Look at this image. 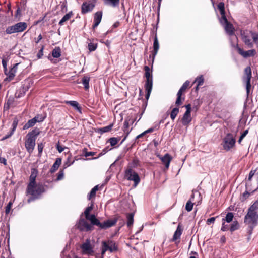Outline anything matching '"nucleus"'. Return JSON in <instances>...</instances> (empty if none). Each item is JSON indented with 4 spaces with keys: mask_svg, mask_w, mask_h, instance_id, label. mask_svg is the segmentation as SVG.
Segmentation results:
<instances>
[{
    "mask_svg": "<svg viewBox=\"0 0 258 258\" xmlns=\"http://www.w3.org/2000/svg\"><path fill=\"white\" fill-rule=\"evenodd\" d=\"M85 216L86 219L91 222V224H89L84 218L80 219L77 223V227L81 231H91L93 229V225L98 226L100 229H106L115 225L118 221L117 218H114L101 223L94 214H88Z\"/></svg>",
    "mask_w": 258,
    "mask_h": 258,
    "instance_id": "obj_1",
    "label": "nucleus"
},
{
    "mask_svg": "<svg viewBox=\"0 0 258 258\" xmlns=\"http://www.w3.org/2000/svg\"><path fill=\"white\" fill-rule=\"evenodd\" d=\"M38 175V170L33 168L31 169V174L29 176V182L27 185L26 193L31 196L28 199V202L34 201L40 198L41 195L45 192L48 187L46 185V182L43 184L41 183H36V178ZM47 182H49L47 181Z\"/></svg>",
    "mask_w": 258,
    "mask_h": 258,
    "instance_id": "obj_2",
    "label": "nucleus"
},
{
    "mask_svg": "<svg viewBox=\"0 0 258 258\" xmlns=\"http://www.w3.org/2000/svg\"><path fill=\"white\" fill-rule=\"evenodd\" d=\"M244 223L247 226V240L251 239L253 229L258 225V200L252 203L248 208L244 218Z\"/></svg>",
    "mask_w": 258,
    "mask_h": 258,
    "instance_id": "obj_3",
    "label": "nucleus"
},
{
    "mask_svg": "<svg viewBox=\"0 0 258 258\" xmlns=\"http://www.w3.org/2000/svg\"><path fill=\"white\" fill-rule=\"evenodd\" d=\"M40 134V130L37 127H35L26 135L27 139L25 142V146L29 154L33 152L35 146L36 138Z\"/></svg>",
    "mask_w": 258,
    "mask_h": 258,
    "instance_id": "obj_4",
    "label": "nucleus"
},
{
    "mask_svg": "<svg viewBox=\"0 0 258 258\" xmlns=\"http://www.w3.org/2000/svg\"><path fill=\"white\" fill-rule=\"evenodd\" d=\"M145 77L146 78V82L145 85V88L146 91L145 98L148 100L150 97V94L152 91L153 86V75L152 70L148 66L144 67Z\"/></svg>",
    "mask_w": 258,
    "mask_h": 258,
    "instance_id": "obj_5",
    "label": "nucleus"
},
{
    "mask_svg": "<svg viewBox=\"0 0 258 258\" xmlns=\"http://www.w3.org/2000/svg\"><path fill=\"white\" fill-rule=\"evenodd\" d=\"M256 32L247 29L241 30V39L244 44L249 48L253 47V36Z\"/></svg>",
    "mask_w": 258,
    "mask_h": 258,
    "instance_id": "obj_6",
    "label": "nucleus"
},
{
    "mask_svg": "<svg viewBox=\"0 0 258 258\" xmlns=\"http://www.w3.org/2000/svg\"><path fill=\"white\" fill-rule=\"evenodd\" d=\"M27 24L25 22H20L14 25L9 26L5 31L6 34H12L15 33H20L26 29Z\"/></svg>",
    "mask_w": 258,
    "mask_h": 258,
    "instance_id": "obj_7",
    "label": "nucleus"
},
{
    "mask_svg": "<svg viewBox=\"0 0 258 258\" xmlns=\"http://www.w3.org/2000/svg\"><path fill=\"white\" fill-rule=\"evenodd\" d=\"M235 138L232 134L229 133L223 139L221 145L225 151H229L235 146Z\"/></svg>",
    "mask_w": 258,
    "mask_h": 258,
    "instance_id": "obj_8",
    "label": "nucleus"
},
{
    "mask_svg": "<svg viewBox=\"0 0 258 258\" xmlns=\"http://www.w3.org/2000/svg\"><path fill=\"white\" fill-rule=\"evenodd\" d=\"M33 82L29 79H26L22 82L21 86L16 91L15 97L20 98L23 97L30 88Z\"/></svg>",
    "mask_w": 258,
    "mask_h": 258,
    "instance_id": "obj_9",
    "label": "nucleus"
},
{
    "mask_svg": "<svg viewBox=\"0 0 258 258\" xmlns=\"http://www.w3.org/2000/svg\"><path fill=\"white\" fill-rule=\"evenodd\" d=\"M124 177L127 180L134 181V187H136L141 181L138 174L131 169H126L124 171Z\"/></svg>",
    "mask_w": 258,
    "mask_h": 258,
    "instance_id": "obj_10",
    "label": "nucleus"
},
{
    "mask_svg": "<svg viewBox=\"0 0 258 258\" xmlns=\"http://www.w3.org/2000/svg\"><path fill=\"white\" fill-rule=\"evenodd\" d=\"M157 26L156 27V30L155 32V36L154 38V42H153V49L151 51V54L149 55V58L151 59V69L153 68V65L154 62L155 58L156 55H157L158 51L159 49V43L158 40L157 35Z\"/></svg>",
    "mask_w": 258,
    "mask_h": 258,
    "instance_id": "obj_11",
    "label": "nucleus"
},
{
    "mask_svg": "<svg viewBox=\"0 0 258 258\" xmlns=\"http://www.w3.org/2000/svg\"><path fill=\"white\" fill-rule=\"evenodd\" d=\"M244 76L243 77V80L246 83V94L248 97L250 90L251 87V69L250 66H248L246 67L244 69Z\"/></svg>",
    "mask_w": 258,
    "mask_h": 258,
    "instance_id": "obj_12",
    "label": "nucleus"
},
{
    "mask_svg": "<svg viewBox=\"0 0 258 258\" xmlns=\"http://www.w3.org/2000/svg\"><path fill=\"white\" fill-rule=\"evenodd\" d=\"M190 82L186 80L182 85L177 94V98L175 101V105L179 106L182 105L183 101L185 100V96L182 97V93L186 90L189 86Z\"/></svg>",
    "mask_w": 258,
    "mask_h": 258,
    "instance_id": "obj_13",
    "label": "nucleus"
},
{
    "mask_svg": "<svg viewBox=\"0 0 258 258\" xmlns=\"http://www.w3.org/2000/svg\"><path fill=\"white\" fill-rule=\"evenodd\" d=\"M95 4V0H90L83 2L81 6V14H85L91 12L94 8Z\"/></svg>",
    "mask_w": 258,
    "mask_h": 258,
    "instance_id": "obj_14",
    "label": "nucleus"
},
{
    "mask_svg": "<svg viewBox=\"0 0 258 258\" xmlns=\"http://www.w3.org/2000/svg\"><path fill=\"white\" fill-rule=\"evenodd\" d=\"M237 50L238 53L241 55L243 57L246 58L250 57H253L256 54V51L254 49H251L247 51H244L242 48H241L238 44L235 46Z\"/></svg>",
    "mask_w": 258,
    "mask_h": 258,
    "instance_id": "obj_15",
    "label": "nucleus"
},
{
    "mask_svg": "<svg viewBox=\"0 0 258 258\" xmlns=\"http://www.w3.org/2000/svg\"><path fill=\"white\" fill-rule=\"evenodd\" d=\"M217 8L219 10L221 17L219 18V22L222 25L229 22L226 16L225 4L223 2L218 3Z\"/></svg>",
    "mask_w": 258,
    "mask_h": 258,
    "instance_id": "obj_16",
    "label": "nucleus"
},
{
    "mask_svg": "<svg viewBox=\"0 0 258 258\" xmlns=\"http://www.w3.org/2000/svg\"><path fill=\"white\" fill-rule=\"evenodd\" d=\"M81 247L84 253L91 256L94 255V250L89 240L87 239L85 243L82 244Z\"/></svg>",
    "mask_w": 258,
    "mask_h": 258,
    "instance_id": "obj_17",
    "label": "nucleus"
},
{
    "mask_svg": "<svg viewBox=\"0 0 258 258\" xmlns=\"http://www.w3.org/2000/svg\"><path fill=\"white\" fill-rule=\"evenodd\" d=\"M157 156L161 160L163 164L165 165L166 169L169 167L170 163L172 160V157L169 153H166L164 156H161L159 154Z\"/></svg>",
    "mask_w": 258,
    "mask_h": 258,
    "instance_id": "obj_18",
    "label": "nucleus"
},
{
    "mask_svg": "<svg viewBox=\"0 0 258 258\" xmlns=\"http://www.w3.org/2000/svg\"><path fill=\"white\" fill-rule=\"evenodd\" d=\"M183 231V228L182 227V225L181 223H179L175 232L174 233L173 236L172 238L171 239V242L175 241L177 239H179L180 238V236L182 234Z\"/></svg>",
    "mask_w": 258,
    "mask_h": 258,
    "instance_id": "obj_19",
    "label": "nucleus"
},
{
    "mask_svg": "<svg viewBox=\"0 0 258 258\" xmlns=\"http://www.w3.org/2000/svg\"><path fill=\"white\" fill-rule=\"evenodd\" d=\"M224 27L226 33L229 36H232L234 35L235 29L232 23L230 22L224 24L223 25Z\"/></svg>",
    "mask_w": 258,
    "mask_h": 258,
    "instance_id": "obj_20",
    "label": "nucleus"
},
{
    "mask_svg": "<svg viewBox=\"0 0 258 258\" xmlns=\"http://www.w3.org/2000/svg\"><path fill=\"white\" fill-rule=\"evenodd\" d=\"M128 127H129V123L126 120H125L123 123V130L124 132L125 133V135H124L122 141H121L120 145L122 144L124 142V141L126 139L130 132L132 130V128L131 130H129Z\"/></svg>",
    "mask_w": 258,
    "mask_h": 258,
    "instance_id": "obj_21",
    "label": "nucleus"
},
{
    "mask_svg": "<svg viewBox=\"0 0 258 258\" xmlns=\"http://www.w3.org/2000/svg\"><path fill=\"white\" fill-rule=\"evenodd\" d=\"M192 120L190 113L185 112L181 119V122L184 126L188 125Z\"/></svg>",
    "mask_w": 258,
    "mask_h": 258,
    "instance_id": "obj_22",
    "label": "nucleus"
},
{
    "mask_svg": "<svg viewBox=\"0 0 258 258\" xmlns=\"http://www.w3.org/2000/svg\"><path fill=\"white\" fill-rule=\"evenodd\" d=\"M65 103L67 104L70 105L77 111H78L80 113H82V108L79 105V104L77 101L74 100L66 101Z\"/></svg>",
    "mask_w": 258,
    "mask_h": 258,
    "instance_id": "obj_23",
    "label": "nucleus"
},
{
    "mask_svg": "<svg viewBox=\"0 0 258 258\" xmlns=\"http://www.w3.org/2000/svg\"><path fill=\"white\" fill-rule=\"evenodd\" d=\"M140 160L138 158L135 157L134 158L132 161L128 163L127 169H131V170H133V169L140 166Z\"/></svg>",
    "mask_w": 258,
    "mask_h": 258,
    "instance_id": "obj_24",
    "label": "nucleus"
},
{
    "mask_svg": "<svg viewBox=\"0 0 258 258\" xmlns=\"http://www.w3.org/2000/svg\"><path fill=\"white\" fill-rule=\"evenodd\" d=\"M19 64V63L15 64L8 72L7 76H8V77L10 80H12L14 78L15 73L17 72V67Z\"/></svg>",
    "mask_w": 258,
    "mask_h": 258,
    "instance_id": "obj_25",
    "label": "nucleus"
},
{
    "mask_svg": "<svg viewBox=\"0 0 258 258\" xmlns=\"http://www.w3.org/2000/svg\"><path fill=\"white\" fill-rule=\"evenodd\" d=\"M88 40L90 41L88 44V49L89 51L90 52H92L96 50L98 47V43L93 42L94 39H88Z\"/></svg>",
    "mask_w": 258,
    "mask_h": 258,
    "instance_id": "obj_26",
    "label": "nucleus"
},
{
    "mask_svg": "<svg viewBox=\"0 0 258 258\" xmlns=\"http://www.w3.org/2000/svg\"><path fill=\"white\" fill-rule=\"evenodd\" d=\"M37 120L35 118H33L32 119L29 120L28 122L26 123L23 126V130H27L31 127L34 126L37 123Z\"/></svg>",
    "mask_w": 258,
    "mask_h": 258,
    "instance_id": "obj_27",
    "label": "nucleus"
},
{
    "mask_svg": "<svg viewBox=\"0 0 258 258\" xmlns=\"http://www.w3.org/2000/svg\"><path fill=\"white\" fill-rule=\"evenodd\" d=\"M61 163V158H58L56 159L55 162L50 169V172L51 173L55 172L59 168Z\"/></svg>",
    "mask_w": 258,
    "mask_h": 258,
    "instance_id": "obj_28",
    "label": "nucleus"
},
{
    "mask_svg": "<svg viewBox=\"0 0 258 258\" xmlns=\"http://www.w3.org/2000/svg\"><path fill=\"white\" fill-rule=\"evenodd\" d=\"M194 200V195L192 194L189 200L187 202L185 205V210L187 212H190L193 208L194 203L192 202Z\"/></svg>",
    "mask_w": 258,
    "mask_h": 258,
    "instance_id": "obj_29",
    "label": "nucleus"
},
{
    "mask_svg": "<svg viewBox=\"0 0 258 258\" xmlns=\"http://www.w3.org/2000/svg\"><path fill=\"white\" fill-rule=\"evenodd\" d=\"M73 15V12L72 11H70L69 13H67L59 21L58 24L60 26H62L63 25V23L69 20Z\"/></svg>",
    "mask_w": 258,
    "mask_h": 258,
    "instance_id": "obj_30",
    "label": "nucleus"
},
{
    "mask_svg": "<svg viewBox=\"0 0 258 258\" xmlns=\"http://www.w3.org/2000/svg\"><path fill=\"white\" fill-rule=\"evenodd\" d=\"M113 124H110L107 126H104L103 127L98 128L96 131V132L98 133H100L101 134H102L108 132L112 130V128L113 127Z\"/></svg>",
    "mask_w": 258,
    "mask_h": 258,
    "instance_id": "obj_31",
    "label": "nucleus"
},
{
    "mask_svg": "<svg viewBox=\"0 0 258 258\" xmlns=\"http://www.w3.org/2000/svg\"><path fill=\"white\" fill-rule=\"evenodd\" d=\"M90 80V78L88 76H84L82 79V82L85 90H88L89 88Z\"/></svg>",
    "mask_w": 258,
    "mask_h": 258,
    "instance_id": "obj_32",
    "label": "nucleus"
},
{
    "mask_svg": "<svg viewBox=\"0 0 258 258\" xmlns=\"http://www.w3.org/2000/svg\"><path fill=\"white\" fill-rule=\"evenodd\" d=\"M134 213H130L126 214L127 218V226L128 227H130L133 225L134 223Z\"/></svg>",
    "mask_w": 258,
    "mask_h": 258,
    "instance_id": "obj_33",
    "label": "nucleus"
},
{
    "mask_svg": "<svg viewBox=\"0 0 258 258\" xmlns=\"http://www.w3.org/2000/svg\"><path fill=\"white\" fill-rule=\"evenodd\" d=\"M240 228V225L237 220L233 221L232 224L230 225L229 227V230L231 233L234 231L239 229Z\"/></svg>",
    "mask_w": 258,
    "mask_h": 258,
    "instance_id": "obj_34",
    "label": "nucleus"
},
{
    "mask_svg": "<svg viewBox=\"0 0 258 258\" xmlns=\"http://www.w3.org/2000/svg\"><path fill=\"white\" fill-rule=\"evenodd\" d=\"M103 12L102 11L96 12L94 15V22L100 23L102 20Z\"/></svg>",
    "mask_w": 258,
    "mask_h": 258,
    "instance_id": "obj_35",
    "label": "nucleus"
},
{
    "mask_svg": "<svg viewBox=\"0 0 258 258\" xmlns=\"http://www.w3.org/2000/svg\"><path fill=\"white\" fill-rule=\"evenodd\" d=\"M161 2H162V0H158L157 8H156V7H155V4H156V3H157V1L156 0H154L153 2V6H152V7H153V9H156L157 16H158V19H157L158 21H159V19L160 10Z\"/></svg>",
    "mask_w": 258,
    "mask_h": 258,
    "instance_id": "obj_36",
    "label": "nucleus"
},
{
    "mask_svg": "<svg viewBox=\"0 0 258 258\" xmlns=\"http://www.w3.org/2000/svg\"><path fill=\"white\" fill-rule=\"evenodd\" d=\"M61 53V49L59 47H55L52 51V55L54 58L59 57Z\"/></svg>",
    "mask_w": 258,
    "mask_h": 258,
    "instance_id": "obj_37",
    "label": "nucleus"
},
{
    "mask_svg": "<svg viewBox=\"0 0 258 258\" xmlns=\"http://www.w3.org/2000/svg\"><path fill=\"white\" fill-rule=\"evenodd\" d=\"M98 190V185L95 186L90 191L89 194L87 196V199L88 200H90L93 197H95L96 196V191Z\"/></svg>",
    "mask_w": 258,
    "mask_h": 258,
    "instance_id": "obj_38",
    "label": "nucleus"
},
{
    "mask_svg": "<svg viewBox=\"0 0 258 258\" xmlns=\"http://www.w3.org/2000/svg\"><path fill=\"white\" fill-rule=\"evenodd\" d=\"M256 190H254L251 192H248L247 190H246L244 191L240 197V200L241 202H244L248 197L249 196L253 194Z\"/></svg>",
    "mask_w": 258,
    "mask_h": 258,
    "instance_id": "obj_39",
    "label": "nucleus"
},
{
    "mask_svg": "<svg viewBox=\"0 0 258 258\" xmlns=\"http://www.w3.org/2000/svg\"><path fill=\"white\" fill-rule=\"evenodd\" d=\"M119 0H104V3L106 5H111L113 7L118 6Z\"/></svg>",
    "mask_w": 258,
    "mask_h": 258,
    "instance_id": "obj_40",
    "label": "nucleus"
},
{
    "mask_svg": "<svg viewBox=\"0 0 258 258\" xmlns=\"http://www.w3.org/2000/svg\"><path fill=\"white\" fill-rule=\"evenodd\" d=\"M14 102L15 98L13 96H10L4 105V108H7L9 109L10 106L13 105Z\"/></svg>",
    "mask_w": 258,
    "mask_h": 258,
    "instance_id": "obj_41",
    "label": "nucleus"
},
{
    "mask_svg": "<svg viewBox=\"0 0 258 258\" xmlns=\"http://www.w3.org/2000/svg\"><path fill=\"white\" fill-rule=\"evenodd\" d=\"M109 240L108 241H103L101 242V248L104 249V250L105 251H109L110 252V250L111 249L110 248L109 246Z\"/></svg>",
    "mask_w": 258,
    "mask_h": 258,
    "instance_id": "obj_42",
    "label": "nucleus"
},
{
    "mask_svg": "<svg viewBox=\"0 0 258 258\" xmlns=\"http://www.w3.org/2000/svg\"><path fill=\"white\" fill-rule=\"evenodd\" d=\"M60 10L62 13H66L68 11L67 1L63 0L60 2Z\"/></svg>",
    "mask_w": 258,
    "mask_h": 258,
    "instance_id": "obj_43",
    "label": "nucleus"
},
{
    "mask_svg": "<svg viewBox=\"0 0 258 258\" xmlns=\"http://www.w3.org/2000/svg\"><path fill=\"white\" fill-rule=\"evenodd\" d=\"M234 217V214L232 212H228L225 218H223L222 220H224V221H226L227 223H229L232 221Z\"/></svg>",
    "mask_w": 258,
    "mask_h": 258,
    "instance_id": "obj_44",
    "label": "nucleus"
},
{
    "mask_svg": "<svg viewBox=\"0 0 258 258\" xmlns=\"http://www.w3.org/2000/svg\"><path fill=\"white\" fill-rule=\"evenodd\" d=\"M179 106H176V107L174 108L170 113V117L172 120H174L179 113Z\"/></svg>",
    "mask_w": 258,
    "mask_h": 258,
    "instance_id": "obj_45",
    "label": "nucleus"
},
{
    "mask_svg": "<svg viewBox=\"0 0 258 258\" xmlns=\"http://www.w3.org/2000/svg\"><path fill=\"white\" fill-rule=\"evenodd\" d=\"M109 246L111 250H110V253L117 251L118 250V246L116 243L113 240H109Z\"/></svg>",
    "mask_w": 258,
    "mask_h": 258,
    "instance_id": "obj_46",
    "label": "nucleus"
},
{
    "mask_svg": "<svg viewBox=\"0 0 258 258\" xmlns=\"http://www.w3.org/2000/svg\"><path fill=\"white\" fill-rule=\"evenodd\" d=\"M120 140V137H112L109 139V141L111 146H114L117 144V143Z\"/></svg>",
    "mask_w": 258,
    "mask_h": 258,
    "instance_id": "obj_47",
    "label": "nucleus"
},
{
    "mask_svg": "<svg viewBox=\"0 0 258 258\" xmlns=\"http://www.w3.org/2000/svg\"><path fill=\"white\" fill-rule=\"evenodd\" d=\"M6 230H3L1 232V235L3 236H5V239H8V242L9 241L10 239V233H9V229H8L7 228H5Z\"/></svg>",
    "mask_w": 258,
    "mask_h": 258,
    "instance_id": "obj_48",
    "label": "nucleus"
},
{
    "mask_svg": "<svg viewBox=\"0 0 258 258\" xmlns=\"http://www.w3.org/2000/svg\"><path fill=\"white\" fill-rule=\"evenodd\" d=\"M204 79L203 75H200L197 77L195 81V82H197L198 86H201L204 83Z\"/></svg>",
    "mask_w": 258,
    "mask_h": 258,
    "instance_id": "obj_49",
    "label": "nucleus"
},
{
    "mask_svg": "<svg viewBox=\"0 0 258 258\" xmlns=\"http://www.w3.org/2000/svg\"><path fill=\"white\" fill-rule=\"evenodd\" d=\"M226 221L224 220H222V225L221 228V231L225 232L227 231L229 229V225L226 224Z\"/></svg>",
    "mask_w": 258,
    "mask_h": 258,
    "instance_id": "obj_50",
    "label": "nucleus"
},
{
    "mask_svg": "<svg viewBox=\"0 0 258 258\" xmlns=\"http://www.w3.org/2000/svg\"><path fill=\"white\" fill-rule=\"evenodd\" d=\"M18 121H19V120L17 117H15L14 118V119L13 120V123H12V128L11 131L14 133V132L15 131L16 128H17V126L18 125Z\"/></svg>",
    "mask_w": 258,
    "mask_h": 258,
    "instance_id": "obj_51",
    "label": "nucleus"
},
{
    "mask_svg": "<svg viewBox=\"0 0 258 258\" xmlns=\"http://www.w3.org/2000/svg\"><path fill=\"white\" fill-rule=\"evenodd\" d=\"M13 202L11 200L9 202V203H8V204L7 205L6 208H5V214L6 215H8L9 213H10V209L12 207V206L13 205Z\"/></svg>",
    "mask_w": 258,
    "mask_h": 258,
    "instance_id": "obj_52",
    "label": "nucleus"
},
{
    "mask_svg": "<svg viewBox=\"0 0 258 258\" xmlns=\"http://www.w3.org/2000/svg\"><path fill=\"white\" fill-rule=\"evenodd\" d=\"M159 127H160V125L159 124H156L154 127H152L146 130L144 132H145V133L146 134H147L148 133H152L153 132H154L155 130H158L159 128Z\"/></svg>",
    "mask_w": 258,
    "mask_h": 258,
    "instance_id": "obj_53",
    "label": "nucleus"
},
{
    "mask_svg": "<svg viewBox=\"0 0 258 258\" xmlns=\"http://www.w3.org/2000/svg\"><path fill=\"white\" fill-rule=\"evenodd\" d=\"M83 153L84 154V156L86 157H87L90 156H94L96 154V152H88L87 149L86 148H84L83 149Z\"/></svg>",
    "mask_w": 258,
    "mask_h": 258,
    "instance_id": "obj_54",
    "label": "nucleus"
},
{
    "mask_svg": "<svg viewBox=\"0 0 258 258\" xmlns=\"http://www.w3.org/2000/svg\"><path fill=\"white\" fill-rule=\"evenodd\" d=\"M71 158H72V156L71 155L68 156V157L67 158V161L65 163L64 166H66V167H68V166H71V165H72L74 163L75 161L73 160V161H71Z\"/></svg>",
    "mask_w": 258,
    "mask_h": 258,
    "instance_id": "obj_55",
    "label": "nucleus"
},
{
    "mask_svg": "<svg viewBox=\"0 0 258 258\" xmlns=\"http://www.w3.org/2000/svg\"><path fill=\"white\" fill-rule=\"evenodd\" d=\"M248 133V130H245L242 134L240 135L238 140V142L239 144H240L242 140L243 139V138L246 136V135Z\"/></svg>",
    "mask_w": 258,
    "mask_h": 258,
    "instance_id": "obj_56",
    "label": "nucleus"
},
{
    "mask_svg": "<svg viewBox=\"0 0 258 258\" xmlns=\"http://www.w3.org/2000/svg\"><path fill=\"white\" fill-rule=\"evenodd\" d=\"M219 217V215L216 216V217H211L210 218H208L207 221H206V224L207 225H210V224L212 223H214L215 221V220L216 218H218Z\"/></svg>",
    "mask_w": 258,
    "mask_h": 258,
    "instance_id": "obj_57",
    "label": "nucleus"
},
{
    "mask_svg": "<svg viewBox=\"0 0 258 258\" xmlns=\"http://www.w3.org/2000/svg\"><path fill=\"white\" fill-rule=\"evenodd\" d=\"M93 203H92L91 205L90 206L87 207L84 212V215H87L89 214L90 212L93 209Z\"/></svg>",
    "mask_w": 258,
    "mask_h": 258,
    "instance_id": "obj_58",
    "label": "nucleus"
},
{
    "mask_svg": "<svg viewBox=\"0 0 258 258\" xmlns=\"http://www.w3.org/2000/svg\"><path fill=\"white\" fill-rule=\"evenodd\" d=\"M34 118L37 119V122H41L44 120L45 117L42 116V115L37 114Z\"/></svg>",
    "mask_w": 258,
    "mask_h": 258,
    "instance_id": "obj_59",
    "label": "nucleus"
},
{
    "mask_svg": "<svg viewBox=\"0 0 258 258\" xmlns=\"http://www.w3.org/2000/svg\"><path fill=\"white\" fill-rule=\"evenodd\" d=\"M44 49V45H42L40 50L38 51L37 57L38 58H41L42 56L43 55V50Z\"/></svg>",
    "mask_w": 258,
    "mask_h": 258,
    "instance_id": "obj_60",
    "label": "nucleus"
},
{
    "mask_svg": "<svg viewBox=\"0 0 258 258\" xmlns=\"http://www.w3.org/2000/svg\"><path fill=\"white\" fill-rule=\"evenodd\" d=\"M253 45L255 44L258 50V32H256L255 35L253 36Z\"/></svg>",
    "mask_w": 258,
    "mask_h": 258,
    "instance_id": "obj_61",
    "label": "nucleus"
},
{
    "mask_svg": "<svg viewBox=\"0 0 258 258\" xmlns=\"http://www.w3.org/2000/svg\"><path fill=\"white\" fill-rule=\"evenodd\" d=\"M44 146L42 143L38 144V150L39 155H41L42 154Z\"/></svg>",
    "mask_w": 258,
    "mask_h": 258,
    "instance_id": "obj_62",
    "label": "nucleus"
},
{
    "mask_svg": "<svg viewBox=\"0 0 258 258\" xmlns=\"http://www.w3.org/2000/svg\"><path fill=\"white\" fill-rule=\"evenodd\" d=\"M21 8L18 6L15 14L16 18H20L21 17Z\"/></svg>",
    "mask_w": 258,
    "mask_h": 258,
    "instance_id": "obj_63",
    "label": "nucleus"
},
{
    "mask_svg": "<svg viewBox=\"0 0 258 258\" xmlns=\"http://www.w3.org/2000/svg\"><path fill=\"white\" fill-rule=\"evenodd\" d=\"M63 171L61 170L59 171L57 177V180H60L63 178Z\"/></svg>",
    "mask_w": 258,
    "mask_h": 258,
    "instance_id": "obj_64",
    "label": "nucleus"
}]
</instances>
